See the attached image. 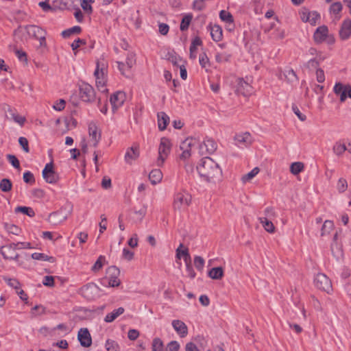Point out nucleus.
Returning <instances> with one entry per match:
<instances>
[{
	"instance_id": "nucleus-1",
	"label": "nucleus",
	"mask_w": 351,
	"mask_h": 351,
	"mask_svg": "<svg viewBox=\"0 0 351 351\" xmlns=\"http://www.w3.org/2000/svg\"><path fill=\"white\" fill-rule=\"evenodd\" d=\"M197 170L199 176L207 182H215L220 180L222 175L219 165L210 157L203 158L197 166Z\"/></svg>"
},
{
	"instance_id": "nucleus-2",
	"label": "nucleus",
	"mask_w": 351,
	"mask_h": 351,
	"mask_svg": "<svg viewBox=\"0 0 351 351\" xmlns=\"http://www.w3.org/2000/svg\"><path fill=\"white\" fill-rule=\"evenodd\" d=\"M25 29L29 37L39 40L40 47H45L47 46V32L44 29L34 25H26Z\"/></svg>"
},
{
	"instance_id": "nucleus-3",
	"label": "nucleus",
	"mask_w": 351,
	"mask_h": 351,
	"mask_svg": "<svg viewBox=\"0 0 351 351\" xmlns=\"http://www.w3.org/2000/svg\"><path fill=\"white\" fill-rule=\"evenodd\" d=\"M171 144L169 138L163 137L160 139L158 147V157L156 160V165L162 167L165 159L170 153Z\"/></svg>"
},
{
	"instance_id": "nucleus-4",
	"label": "nucleus",
	"mask_w": 351,
	"mask_h": 351,
	"mask_svg": "<svg viewBox=\"0 0 351 351\" xmlns=\"http://www.w3.org/2000/svg\"><path fill=\"white\" fill-rule=\"evenodd\" d=\"M191 202V196L188 193H178L174 197V208L179 210H185L189 206Z\"/></svg>"
},
{
	"instance_id": "nucleus-5",
	"label": "nucleus",
	"mask_w": 351,
	"mask_h": 351,
	"mask_svg": "<svg viewBox=\"0 0 351 351\" xmlns=\"http://www.w3.org/2000/svg\"><path fill=\"white\" fill-rule=\"evenodd\" d=\"M80 96L84 102H93L95 99V92L90 84L82 82L79 87Z\"/></svg>"
},
{
	"instance_id": "nucleus-6",
	"label": "nucleus",
	"mask_w": 351,
	"mask_h": 351,
	"mask_svg": "<svg viewBox=\"0 0 351 351\" xmlns=\"http://www.w3.org/2000/svg\"><path fill=\"white\" fill-rule=\"evenodd\" d=\"M43 177L49 184H55L59 180V175L53 170V162H49L45 165L43 170Z\"/></svg>"
},
{
	"instance_id": "nucleus-7",
	"label": "nucleus",
	"mask_w": 351,
	"mask_h": 351,
	"mask_svg": "<svg viewBox=\"0 0 351 351\" xmlns=\"http://www.w3.org/2000/svg\"><path fill=\"white\" fill-rule=\"evenodd\" d=\"M315 287L322 291L328 293L332 289L330 280L324 274H318L314 279Z\"/></svg>"
},
{
	"instance_id": "nucleus-8",
	"label": "nucleus",
	"mask_w": 351,
	"mask_h": 351,
	"mask_svg": "<svg viewBox=\"0 0 351 351\" xmlns=\"http://www.w3.org/2000/svg\"><path fill=\"white\" fill-rule=\"evenodd\" d=\"M217 148V143L213 139L206 138L199 146V153L200 155L211 154Z\"/></svg>"
},
{
	"instance_id": "nucleus-9",
	"label": "nucleus",
	"mask_w": 351,
	"mask_h": 351,
	"mask_svg": "<svg viewBox=\"0 0 351 351\" xmlns=\"http://www.w3.org/2000/svg\"><path fill=\"white\" fill-rule=\"evenodd\" d=\"M196 143V140L193 138H187L183 141L180 146V149L182 151L180 156V159L186 160L191 156V147Z\"/></svg>"
},
{
	"instance_id": "nucleus-10",
	"label": "nucleus",
	"mask_w": 351,
	"mask_h": 351,
	"mask_svg": "<svg viewBox=\"0 0 351 351\" xmlns=\"http://www.w3.org/2000/svg\"><path fill=\"white\" fill-rule=\"evenodd\" d=\"M99 288L95 283H88L81 288L82 295L88 300L95 299L99 293Z\"/></svg>"
},
{
	"instance_id": "nucleus-11",
	"label": "nucleus",
	"mask_w": 351,
	"mask_h": 351,
	"mask_svg": "<svg viewBox=\"0 0 351 351\" xmlns=\"http://www.w3.org/2000/svg\"><path fill=\"white\" fill-rule=\"evenodd\" d=\"M69 212L65 209L61 208L60 210L53 212L49 215V222L53 225L58 226L64 221L68 217Z\"/></svg>"
},
{
	"instance_id": "nucleus-12",
	"label": "nucleus",
	"mask_w": 351,
	"mask_h": 351,
	"mask_svg": "<svg viewBox=\"0 0 351 351\" xmlns=\"http://www.w3.org/2000/svg\"><path fill=\"white\" fill-rule=\"evenodd\" d=\"M16 248L14 243H12L10 245L2 246L0 252L5 259L18 261L19 255L16 252Z\"/></svg>"
},
{
	"instance_id": "nucleus-13",
	"label": "nucleus",
	"mask_w": 351,
	"mask_h": 351,
	"mask_svg": "<svg viewBox=\"0 0 351 351\" xmlns=\"http://www.w3.org/2000/svg\"><path fill=\"white\" fill-rule=\"evenodd\" d=\"M106 273L109 276V287H118L121 282L120 280L119 279V276L120 274L119 269L115 266H111L107 269Z\"/></svg>"
},
{
	"instance_id": "nucleus-14",
	"label": "nucleus",
	"mask_w": 351,
	"mask_h": 351,
	"mask_svg": "<svg viewBox=\"0 0 351 351\" xmlns=\"http://www.w3.org/2000/svg\"><path fill=\"white\" fill-rule=\"evenodd\" d=\"M94 75L95 77L96 86L98 90L101 93H107L108 89L106 88V79L104 76V69L99 70L98 64L94 72Z\"/></svg>"
},
{
	"instance_id": "nucleus-15",
	"label": "nucleus",
	"mask_w": 351,
	"mask_h": 351,
	"mask_svg": "<svg viewBox=\"0 0 351 351\" xmlns=\"http://www.w3.org/2000/svg\"><path fill=\"white\" fill-rule=\"evenodd\" d=\"M125 94L122 91H117L113 93L110 97V102L113 111L119 108L125 100Z\"/></svg>"
},
{
	"instance_id": "nucleus-16",
	"label": "nucleus",
	"mask_w": 351,
	"mask_h": 351,
	"mask_svg": "<svg viewBox=\"0 0 351 351\" xmlns=\"http://www.w3.org/2000/svg\"><path fill=\"white\" fill-rule=\"evenodd\" d=\"M348 84H343L341 82H337L333 87V92L339 97L341 102H344L348 98Z\"/></svg>"
},
{
	"instance_id": "nucleus-17",
	"label": "nucleus",
	"mask_w": 351,
	"mask_h": 351,
	"mask_svg": "<svg viewBox=\"0 0 351 351\" xmlns=\"http://www.w3.org/2000/svg\"><path fill=\"white\" fill-rule=\"evenodd\" d=\"M236 145L239 147H246L252 143V138L249 132L237 134L234 138Z\"/></svg>"
},
{
	"instance_id": "nucleus-18",
	"label": "nucleus",
	"mask_w": 351,
	"mask_h": 351,
	"mask_svg": "<svg viewBox=\"0 0 351 351\" xmlns=\"http://www.w3.org/2000/svg\"><path fill=\"white\" fill-rule=\"evenodd\" d=\"M339 34L343 40H348L351 36V19L348 18L343 20Z\"/></svg>"
},
{
	"instance_id": "nucleus-19",
	"label": "nucleus",
	"mask_w": 351,
	"mask_h": 351,
	"mask_svg": "<svg viewBox=\"0 0 351 351\" xmlns=\"http://www.w3.org/2000/svg\"><path fill=\"white\" fill-rule=\"evenodd\" d=\"M77 339L80 345L84 348H88L92 344V338L89 330H78Z\"/></svg>"
},
{
	"instance_id": "nucleus-20",
	"label": "nucleus",
	"mask_w": 351,
	"mask_h": 351,
	"mask_svg": "<svg viewBox=\"0 0 351 351\" xmlns=\"http://www.w3.org/2000/svg\"><path fill=\"white\" fill-rule=\"evenodd\" d=\"M88 134L91 137L93 145L96 147L101 138V134L98 132L97 126L95 123H90L88 125Z\"/></svg>"
},
{
	"instance_id": "nucleus-21",
	"label": "nucleus",
	"mask_w": 351,
	"mask_h": 351,
	"mask_svg": "<svg viewBox=\"0 0 351 351\" xmlns=\"http://www.w3.org/2000/svg\"><path fill=\"white\" fill-rule=\"evenodd\" d=\"M139 148L138 146H132L127 149L125 154V160L127 163L132 164L139 156Z\"/></svg>"
},
{
	"instance_id": "nucleus-22",
	"label": "nucleus",
	"mask_w": 351,
	"mask_h": 351,
	"mask_svg": "<svg viewBox=\"0 0 351 351\" xmlns=\"http://www.w3.org/2000/svg\"><path fill=\"white\" fill-rule=\"evenodd\" d=\"M208 28L210 31V35L214 41L219 42L222 39L223 31L219 25H214L212 26L211 25H209Z\"/></svg>"
},
{
	"instance_id": "nucleus-23",
	"label": "nucleus",
	"mask_w": 351,
	"mask_h": 351,
	"mask_svg": "<svg viewBox=\"0 0 351 351\" xmlns=\"http://www.w3.org/2000/svg\"><path fill=\"white\" fill-rule=\"evenodd\" d=\"M328 29L325 25L319 27L314 33V39L317 43H322L326 40Z\"/></svg>"
},
{
	"instance_id": "nucleus-24",
	"label": "nucleus",
	"mask_w": 351,
	"mask_h": 351,
	"mask_svg": "<svg viewBox=\"0 0 351 351\" xmlns=\"http://www.w3.org/2000/svg\"><path fill=\"white\" fill-rule=\"evenodd\" d=\"M169 123V116L164 112L158 113V125L160 130H165Z\"/></svg>"
},
{
	"instance_id": "nucleus-25",
	"label": "nucleus",
	"mask_w": 351,
	"mask_h": 351,
	"mask_svg": "<svg viewBox=\"0 0 351 351\" xmlns=\"http://www.w3.org/2000/svg\"><path fill=\"white\" fill-rule=\"evenodd\" d=\"M238 91L243 94L244 96H247L252 93V87L243 80H241L239 83Z\"/></svg>"
},
{
	"instance_id": "nucleus-26",
	"label": "nucleus",
	"mask_w": 351,
	"mask_h": 351,
	"mask_svg": "<svg viewBox=\"0 0 351 351\" xmlns=\"http://www.w3.org/2000/svg\"><path fill=\"white\" fill-rule=\"evenodd\" d=\"M183 247V245L181 243L180 246L176 250V258L180 259L182 257L184 259L185 263H189V261H191V256L189 253V250L187 248L184 250H181L180 248Z\"/></svg>"
},
{
	"instance_id": "nucleus-27",
	"label": "nucleus",
	"mask_w": 351,
	"mask_h": 351,
	"mask_svg": "<svg viewBox=\"0 0 351 351\" xmlns=\"http://www.w3.org/2000/svg\"><path fill=\"white\" fill-rule=\"evenodd\" d=\"M208 275L213 280L221 279L223 276V269L221 267H213L208 271Z\"/></svg>"
},
{
	"instance_id": "nucleus-28",
	"label": "nucleus",
	"mask_w": 351,
	"mask_h": 351,
	"mask_svg": "<svg viewBox=\"0 0 351 351\" xmlns=\"http://www.w3.org/2000/svg\"><path fill=\"white\" fill-rule=\"evenodd\" d=\"M162 178V173L160 169H154L149 173V179L153 184L159 183Z\"/></svg>"
},
{
	"instance_id": "nucleus-29",
	"label": "nucleus",
	"mask_w": 351,
	"mask_h": 351,
	"mask_svg": "<svg viewBox=\"0 0 351 351\" xmlns=\"http://www.w3.org/2000/svg\"><path fill=\"white\" fill-rule=\"evenodd\" d=\"M124 312V308L123 307H119L117 309H114L111 313L106 315L104 318V321L106 322H113L118 316L123 314Z\"/></svg>"
},
{
	"instance_id": "nucleus-30",
	"label": "nucleus",
	"mask_w": 351,
	"mask_h": 351,
	"mask_svg": "<svg viewBox=\"0 0 351 351\" xmlns=\"http://www.w3.org/2000/svg\"><path fill=\"white\" fill-rule=\"evenodd\" d=\"M259 221L267 232L270 233L274 232L275 227L267 217H260Z\"/></svg>"
},
{
	"instance_id": "nucleus-31",
	"label": "nucleus",
	"mask_w": 351,
	"mask_h": 351,
	"mask_svg": "<svg viewBox=\"0 0 351 351\" xmlns=\"http://www.w3.org/2000/svg\"><path fill=\"white\" fill-rule=\"evenodd\" d=\"M219 18L221 21L233 25L234 19L232 14L226 10H222L219 12Z\"/></svg>"
},
{
	"instance_id": "nucleus-32",
	"label": "nucleus",
	"mask_w": 351,
	"mask_h": 351,
	"mask_svg": "<svg viewBox=\"0 0 351 351\" xmlns=\"http://www.w3.org/2000/svg\"><path fill=\"white\" fill-rule=\"evenodd\" d=\"M304 165L301 162H293L290 166V171L293 175H298L304 170Z\"/></svg>"
},
{
	"instance_id": "nucleus-33",
	"label": "nucleus",
	"mask_w": 351,
	"mask_h": 351,
	"mask_svg": "<svg viewBox=\"0 0 351 351\" xmlns=\"http://www.w3.org/2000/svg\"><path fill=\"white\" fill-rule=\"evenodd\" d=\"M332 150L337 156H340L347 150V147L345 144L337 142L334 145Z\"/></svg>"
},
{
	"instance_id": "nucleus-34",
	"label": "nucleus",
	"mask_w": 351,
	"mask_h": 351,
	"mask_svg": "<svg viewBox=\"0 0 351 351\" xmlns=\"http://www.w3.org/2000/svg\"><path fill=\"white\" fill-rule=\"evenodd\" d=\"M334 228V223L332 221L326 220L321 230V235L324 236L329 234Z\"/></svg>"
},
{
	"instance_id": "nucleus-35",
	"label": "nucleus",
	"mask_w": 351,
	"mask_h": 351,
	"mask_svg": "<svg viewBox=\"0 0 351 351\" xmlns=\"http://www.w3.org/2000/svg\"><path fill=\"white\" fill-rule=\"evenodd\" d=\"M82 31V28L80 26H74L62 32V36L64 38H69L72 34H80Z\"/></svg>"
},
{
	"instance_id": "nucleus-36",
	"label": "nucleus",
	"mask_w": 351,
	"mask_h": 351,
	"mask_svg": "<svg viewBox=\"0 0 351 351\" xmlns=\"http://www.w3.org/2000/svg\"><path fill=\"white\" fill-rule=\"evenodd\" d=\"M15 212L22 213L29 217H34L35 215V212L30 207L18 206L15 208Z\"/></svg>"
},
{
	"instance_id": "nucleus-37",
	"label": "nucleus",
	"mask_w": 351,
	"mask_h": 351,
	"mask_svg": "<svg viewBox=\"0 0 351 351\" xmlns=\"http://www.w3.org/2000/svg\"><path fill=\"white\" fill-rule=\"evenodd\" d=\"M191 20H192V16L191 14L184 16L182 18L180 25V30L181 31L187 30Z\"/></svg>"
},
{
	"instance_id": "nucleus-38",
	"label": "nucleus",
	"mask_w": 351,
	"mask_h": 351,
	"mask_svg": "<svg viewBox=\"0 0 351 351\" xmlns=\"http://www.w3.org/2000/svg\"><path fill=\"white\" fill-rule=\"evenodd\" d=\"M32 258L34 260L38 261H50L52 262L53 258L52 256H48L47 255L43 253L34 252L32 254Z\"/></svg>"
},
{
	"instance_id": "nucleus-39",
	"label": "nucleus",
	"mask_w": 351,
	"mask_h": 351,
	"mask_svg": "<svg viewBox=\"0 0 351 351\" xmlns=\"http://www.w3.org/2000/svg\"><path fill=\"white\" fill-rule=\"evenodd\" d=\"M12 186V182L9 179L3 178L0 182V189L3 192H8L11 191Z\"/></svg>"
},
{
	"instance_id": "nucleus-40",
	"label": "nucleus",
	"mask_w": 351,
	"mask_h": 351,
	"mask_svg": "<svg viewBox=\"0 0 351 351\" xmlns=\"http://www.w3.org/2000/svg\"><path fill=\"white\" fill-rule=\"evenodd\" d=\"M106 348L107 351H119V346L115 341L108 339L106 342Z\"/></svg>"
},
{
	"instance_id": "nucleus-41",
	"label": "nucleus",
	"mask_w": 351,
	"mask_h": 351,
	"mask_svg": "<svg viewBox=\"0 0 351 351\" xmlns=\"http://www.w3.org/2000/svg\"><path fill=\"white\" fill-rule=\"evenodd\" d=\"M259 172V169L258 167L254 168L251 171L244 175L242 178V180L243 182H246L252 180L254 177H255Z\"/></svg>"
},
{
	"instance_id": "nucleus-42",
	"label": "nucleus",
	"mask_w": 351,
	"mask_h": 351,
	"mask_svg": "<svg viewBox=\"0 0 351 351\" xmlns=\"http://www.w3.org/2000/svg\"><path fill=\"white\" fill-rule=\"evenodd\" d=\"M126 66L128 70H130L131 68L136 64L135 56L132 53H128L126 57Z\"/></svg>"
},
{
	"instance_id": "nucleus-43",
	"label": "nucleus",
	"mask_w": 351,
	"mask_h": 351,
	"mask_svg": "<svg viewBox=\"0 0 351 351\" xmlns=\"http://www.w3.org/2000/svg\"><path fill=\"white\" fill-rule=\"evenodd\" d=\"M4 228L11 234H13L14 235H18L19 233V228L18 226L8 223H4Z\"/></svg>"
},
{
	"instance_id": "nucleus-44",
	"label": "nucleus",
	"mask_w": 351,
	"mask_h": 351,
	"mask_svg": "<svg viewBox=\"0 0 351 351\" xmlns=\"http://www.w3.org/2000/svg\"><path fill=\"white\" fill-rule=\"evenodd\" d=\"M205 261L202 256H195L194 257V265L199 271H202L204 268Z\"/></svg>"
},
{
	"instance_id": "nucleus-45",
	"label": "nucleus",
	"mask_w": 351,
	"mask_h": 351,
	"mask_svg": "<svg viewBox=\"0 0 351 351\" xmlns=\"http://www.w3.org/2000/svg\"><path fill=\"white\" fill-rule=\"evenodd\" d=\"M348 188V182L346 179L340 178L337 184V189L339 193H343Z\"/></svg>"
},
{
	"instance_id": "nucleus-46",
	"label": "nucleus",
	"mask_w": 351,
	"mask_h": 351,
	"mask_svg": "<svg viewBox=\"0 0 351 351\" xmlns=\"http://www.w3.org/2000/svg\"><path fill=\"white\" fill-rule=\"evenodd\" d=\"M105 261L104 256H99L97 261L93 265L91 270L94 272H97L103 267V262Z\"/></svg>"
},
{
	"instance_id": "nucleus-47",
	"label": "nucleus",
	"mask_w": 351,
	"mask_h": 351,
	"mask_svg": "<svg viewBox=\"0 0 351 351\" xmlns=\"http://www.w3.org/2000/svg\"><path fill=\"white\" fill-rule=\"evenodd\" d=\"M3 279L8 283V285L15 289H19V287H20V283L19 282L15 279V278H8L6 276H4L3 278Z\"/></svg>"
},
{
	"instance_id": "nucleus-48",
	"label": "nucleus",
	"mask_w": 351,
	"mask_h": 351,
	"mask_svg": "<svg viewBox=\"0 0 351 351\" xmlns=\"http://www.w3.org/2000/svg\"><path fill=\"white\" fill-rule=\"evenodd\" d=\"M342 4L341 2H335L330 7V12L334 14H338L342 10Z\"/></svg>"
},
{
	"instance_id": "nucleus-49",
	"label": "nucleus",
	"mask_w": 351,
	"mask_h": 351,
	"mask_svg": "<svg viewBox=\"0 0 351 351\" xmlns=\"http://www.w3.org/2000/svg\"><path fill=\"white\" fill-rule=\"evenodd\" d=\"M163 350V344L162 341L156 338L153 341L152 343V351H162Z\"/></svg>"
},
{
	"instance_id": "nucleus-50",
	"label": "nucleus",
	"mask_w": 351,
	"mask_h": 351,
	"mask_svg": "<svg viewBox=\"0 0 351 351\" xmlns=\"http://www.w3.org/2000/svg\"><path fill=\"white\" fill-rule=\"evenodd\" d=\"M205 0H194L193 2V9L197 11H202L205 8Z\"/></svg>"
},
{
	"instance_id": "nucleus-51",
	"label": "nucleus",
	"mask_w": 351,
	"mask_h": 351,
	"mask_svg": "<svg viewBox=\"0 0 351 351\" xmlns=\"http://www.w3.org/2000/svg\"><path fill=\"white\" fill-rule=\"evenodd\" d=\"M118 69L122 75L128 77L130 74V70H128L126 63L122 62H117Z\"/></svg>"
},
{
	"instance_id": "nucleus-52",
	"label": "nucleus",
	"mask_w": 351,
	"mask_h": 351,
	"mask_svg": "<svg viewBox=\"0 0 351 351\" xmlns=\"http://www.w3.org/2000/svg\"><path fill=\"white\" fill-rule=\"evenodd\" d=\"M23 178L25 183L32 184L35 182V178L33 173L29 171L23 173Z\"/></svg>"
},
{
	"instance_id": "nucleus-53",
	"label": "nucleus",
	"mask_w": 351,
	"mask_h": 351,
	"mask_svg": "<svg viewBox=\"0 0 351 351\" xmlns=\"http://www.w3.org/2000/svg\"><path fill=\"white\" fill-rule=\"evenodd\" d=\"M6 158L14 168L19 169L20 167L19 160L14 155L8 154Z\"/></svg>"
},
{
	"instance_id": "nucleus-54",
	"label": "nucleus",
	"mask_w": 351,
	"mask_h": 351,
	"mask_svg": "<svg viewBox=\"0 0 351 351\" xmlns=\"http://www.w3.org/2000/svg\"><path fill=\"white\" fill-rule=\"evenodd\" d=\"M66 105V101L63 99H60L56 101L53 105V108L56 111H62L64 109Z\"/></svg>"
},
{
	"instance_id": "nucleus-55",
	"label": "nucleus",
	"mask_w": 351,
	"mask_h": 351,
	"mask_svg": "<svg viewBox=\"0 0 351 351\" xmlns=\"http://www.w3.org/2000/svg\"><path fill=\"white\" fill-rule=\"evenodd\" d=\"M19 143L23 148V151L26 153L29 152V148L28 145V140L23 136H21L19 138Z\"/></svg>"
},
{
	"instance_id": "nucleus-56",
	"label": "nucleus",
	"mask_w": 351,
	"mask_h": 351,
	"mask_svg": "<svg viewBox=\"0 0 351 351\" xmlns=\"http://www.w3.org/2000/svg\"><path fill=\"white\" fill-rule=\"evenodd\" d=\"M319 18V14L316 12L308 13L306 21L309 22L311 24H315L317 19Z\"/></svg>"
},
{
	"instance_id": "nucleus-57",
	"label": "nucleus",
	"mask_w": 351,
	"mask_h": 351,
	"mask_svg": "<svg viewBox=\"0 0 351 351\" xmlns=\"http://www.w3.org/2000/svg\"><path fill=\"white\" fill-rule=\"evenodd\" d=\"M292 110L300 121H304L306 119V115L300 112V109L296 105L293 104Z\"/></svg>"
},
{
	"instance_id": "nucleus-58",
	"label": "nucleus",
	"mask_w": 351,
	"mask_h": 351,
	"mask_svg": "<svg viewBox=\"0 0 351 351\" xmlns=\"http://www.w3.org/2000/svg\"><path fill=\"white\" fill-rule=\"evenodd\" d=\"M185 264H186V271L187 276L191 278H194L196 276V274L191 265V261H189V263H185Z\"/></svg>"
},
{
	"instance_id": "nucleus-59",
	"label": "nucleus",
	"mask_w": 351,
	"mask_h": 351,
	"mask_svg": "<svg viewBox=\"0 0 351 351\" xmlns=\"http://www.w3.org/2000/svg\"><path fill=\"white\" fill-rule=\"evenodd\" d=\"M199 62L202 67L205 68L206 66L209 62V59L206 53H202L199 55Z\"/></svg>"
},
{
	"instance_id": "nucleus-60",
	"label": "nucleus",
	"mask_w": 351,
	"mask_h": 351,
	"mask_svg": "<svg viewBox=\"0 0 351 351\" xmlns=\"http://www.w3.org/2000/svg\"><path fill=\"white\" fill-rule=\"evenodd\" d=\"M134 254L133 252L129 250L127 248H123V254H122V257L130 261L131 260H132L134 258Z\"/></svg>"
},
{
	"instance_id": "nucleus-61",
	"label": "nucleus",
	"mask_w": 351,
	"mask_h": 351,
	"mask_svg": "<svg viewBox=\"0 0 351 351\" xmlns=\"http://www.w3.org/2000/svg\"><path fill=\"white\" fill-rule=\"evenodd\" d=\"M80 2L81 7L85 12L88 13L92 12L93 8L88 0H80Z\"/></svg>"
},
{
	"instance_id": "nucleus-62",
	"label": "nucleus",
	"mask_w": 351,
	"mask_h": 351,
	"mask_svg": "<svg viewBox=\"0 0 351 351\" xmlns=\"http://www.w3.org/2000/svg\"><path fill=\"white\" fill-rule=\"evenodd\" d=\"M172 326L173 329H187L186 324L180 320H173Z\"/></svg>"
},
{
	"instance_id": "nucleus-63",
	"label": "nucleus",
	"mask_w": 351,
	"mask_h": 351,
	"mask_svg": "<svg viewBox=\"0 0 351 351\" xmlns=\"http://www.w3.org/2000/svg\"><path fill=\"white\" fill-rule=\"evenodd\" d=\"M43 284L47 287H53L54 285V279L51 276H46L44 277Z\"/></svg>"
},
{
	"instance_id": "nucleus-64",
	"label": "nucleus",
	"mask_w": 351,
	"mask_h": 351,
	"mask_svg": "<svg viewBox=\"0 0 351 351\" xmlns=\"http://www.w3.org/2000/svg\"><path fill=\"white\" fill-rule=\"evenodd\" d=\"M180 345L176 341H172L168 343L167 347V351H178Z\"/></svg>"
}]
</instances>
